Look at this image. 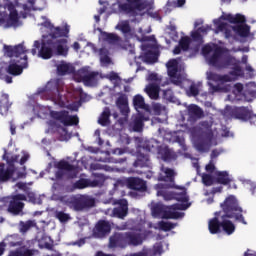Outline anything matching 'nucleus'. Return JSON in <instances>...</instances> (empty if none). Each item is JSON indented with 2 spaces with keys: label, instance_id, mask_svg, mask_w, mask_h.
<instances>
[{
  "label": "nucleus",
  "instance_id": "obj_1",
  "mask_svg": "<svg viewBox=\"0 0 256 256\" xmlns=\"http://www.w3.org/2000/svg\"><path fill=\"white\" fill-rule=\"evenodd\" d=\"M220 209H222L223 213V215H221L222 229L227 235H233V233H235V224L227 219H234L235 221H238V223H242V225H247L245 216H243V213H247V211L243 210L239 205V200H237L235 196L229 195L226 197L220 204Z\"/></svg>",
  "mask_w": 256,
  "mask_h": 256
},
{
  "label": "nucleus",
  "instance_id": "obj_2",
  "mask_svg": "<svg viewBox=\"0 0 256 256\" xmlns=\"http://www.w3.org/2000/svg\"><path fill=\"white\" fill-rule=\"evenodd\" d=\"M4 51L7 57H10L9 65L6 68V73L17 77L23 73V69L29 67L27 53L29 50L25 48L23 43L15 46L4 45Z\"/></svg>",
  "mask_w": 256,
  "mask_h": 256
},
{
  "label": "nucleus",
  "instance_id": "obj_3",
  "mask_svg": "<svg viewBox=\"0 0 256 256\" xmlns=\"http://www.w3.org/2000/svg\"><path fill=\"white\" fill-rule=\"evenodd\" d=\"M209 65L221 71L223 69H232L228 75L232 77L235 81V77H239L241 73V66H239V61L231 55H226L223 52V48L216 47L212 56L209 58Z\"/></svg>",
  "mask_w": 256,
  "mask_h": 256
},
{
  "label": "nucleus",
  "instance_id": "obj_4",
  "mask_svg": "<svg viewBox=\"0 0 256 256\" xmlns=\"http://www.w3.org/2000/svg\"><path fill=\"white\" fill-rule=\"evenodd\" d=\"M145 241V234L137 231L117 232L109 239V246L112 249L119 247L126 249V247H139Z\"/></svg>",
  "mask_w": 256,
  "mask_h": 256
},
{
  "label": "nucleus",
  "instance_id": "obj_5",
  "mask_svg": "<svg viewBox=\"0 0 256 256\" xmlns=\"http://www.w3.org/2000/svg\"><path fill=\"white\" fill-rule=\"evenodd\" d=\"M181 192H174V200L179 201L182 204L176 203L167 207V210L163 213V219H183L185 213L177 211H187L191 204H189V196H187V189L185 187L180 188Z\"/></svg>",
  "mask_w": 256,
  "mask_h": 256
},
{
  "label": "nucleus",
  "instance_id": "obj_6",
  "mask_svg": "<svg viewBox=\"0 0 256 256\" xmlns=\"http://www.w3.org/2000/svg\"><path fill=\"white\" fill-rule=\"evenodd\" d=\"M2 159L7 162V165H5V163H0V183H7L13 179V176L17 171L15 164L19 163V155H12L9 157L7 151H5Z\"/></svg>",
  "mask_w": 256,
  "mask_h": 256
},
{
  "label": "nucleus",
  "instance_id": "obj_7",
  "mask_svg": "<svg viewBox=\"0 0 256 256\" xmlns=\"http://www.w3.org/2000/svg\"><path fill=\"white\" fill-rule=\"evenodd\" d=\"M53 39L54 38L42 40V42L35 40L30 53H32V55H37V49H40L38 51V57H41V59H51L55 53Z\"/></svg>",
  "mask_w": 256,
  "mask_h": 256
},
{
  "label": "nucleus",
  "instance_id": "obj_8",
  "mask_svg": "<svg viewBox=\"0 0 256 256\" xmlns=\"http://www.w3.org/2000/svg\"><path fill=\"white\" fill-rule=\"evenodd\" d=\"M127 3L118 5L120 13L128 15L129 17H137L141 11L147 9V3L141 0H126Z\"/></svg>",
  "mask_w": 256,
  "mask_h": 256
},
{
  "label": "nucleus",
  "instance_id": "obj_9",
  "mask_svg": "<svg viewBox=\"0 0 256 256\" xmlns=\"http://www.w3.org/2000/svg\"><path fill=\"white\" fill-rule=\"evenodd\" d=\"M66 205L73 211H83L84 209L95 207V199L83 195L72 196L66 201Z\"/></svg>",
  "mask_w": 256,
  "mask_h": 256
},
{
  "label": "nucleus",
  "instance_id": "obj_10",
  "mask_svg": "<svg viewBox=\"0 0 256 256\" xmlns=\"http://www.w3.org/2000/svg\"><path fill=\"white\" fill-rule=\"evenodd\" d=\"M152 151H155V146H153L151 142L144 143L139 151H137V158L133 163V167H140V169H143V167H149V153H152Z\"/></svg>",
  "mask_w": 256,
  "mask_h": 256
},
{
  "label": "nucleus",
  "instance_id": "obj_11",
  "mask_svg": "<svg viewBox=\"0 0 256 256\" xmlns=\"http://www.w3.org/2000/svg\"><path fill=\"white\" fill-rule=\"evenodd\" d=\"M27 201V195L25 194H15L10 197L7 212L14 217L23 215V209H25V203Z\"/></svg>",
  "mask_w": 256,
  "mask_h": 256
},
{
  "label": "nucleus",
  "instance_id": "obj_12",
  "mask_svg": "<svg viewBox=\"0 0 256 256\" xmlns=\"http://www.w3.org/2000/svg\"><path fill=\"white\" fill-rule=\"evenodd\" d=\"M50 116L55 121H59L64 127H73V125H79V116L69 115V111H51Z\"/></svg>",
  "mask_w": 256,
  "mask_h": 256
},
{
  "label": "nucleus",
  "instance_id": "obj_13",
  "mask_svg": "<svg viewBox=\"0 0 256 256\" xmlns=\"http://www.w3.org/2000/svg\"><path fill=\"white\" fill-rule=\"evenodd\" d=\"M213 137L214 135L209 132L208 135L200 134L197 139L194 141V147L200 153H207L211 149L213 145Z\"/></svg>",
  "mask_w": 256,
  "mask_h": 256
},
{
  "label": "nucleus",
  "instance_id": "obj_14",
  "mask_svg": "<svg viewBox=\"0 0 256 256\" xmlns=\"http://www.w3.org/2000/svg\"><path fill=\"white\" fill-rule=\"evenodd\" d=\"M42 27L50 29L49 37H51V39H59L60 37H67L69 35V25H65V27H55L51 21L46 20L42 23Z\"/></svg>",
  "mask_w": 256,
  "mask_h": 256
},
{
  "label": "nucleus",
  "instance_id": "obj_15",
  "mask_svg": "<svg viewBox=\"0 0 256 256\" xmlns=\"http://www.w3.org/2000/svg\"><path fill=\"white\" fill-rule=\"evenodd\" d=\"M78 75L82 83H84V85L87 87H93V85H96L99 79V72L89 71V68L87 67L81 68L78 71Z\"/></svg>",
  "mask_w": 256,
  "mask_h": 256
},
{
  "label": "nucleus",
  "instance_id": "obj_16",
  "mask_svg": "<svg viewBox=\"0 0 256 256\" xmlns=\"http://www.w3.org/2000/svg\"><path fill=\"white\" fill-rule=\"evenodd\" d=\"M229 115L232 119H239L240 121H249L250 119H253V111L245 106L231 108Z\"/></svg>",
  "mask_w": 256,
  "mask_h": 256
},
{
  "label": "nucleus",
  "instance_id": "obj_17",
  "mask_svg": "<svg viewBox=\"0 0 256 256\" xmlns=\"http://www.w3.org/2000/svg\"><path fill=\"white\" fill-rule=\"evenodd\" d=\"M127 186L133 191H139L140 193H145L147 191V181L139 177H129L126 180Z\"/></svg>",
  "mask_w": 256,
  "mask_h": 256
},
{
  "label": "nucleus",
  "instance_id": "obj_18",
  "mask_svg": "<svg viewBox=\"0 0 256 256\" xmlns=\"http://www.w3.org/2000/svg\"><path fill=\"white\" fill-rule=\"evenodd\" d=\"M67 43L68 41L65 38L53 39L55 54L59 57H67L69 55V46Z\"/></svg>",
  "mask_w": 256,
  "mask_h": 256
},
{
  "label": "nucleus",
  "instance_id": "obj_19",
  "mask_svg": "<svg viewBox=\"0 0 256 256\" xmlns=\"http://www.w3.org/2000/svg\"><path fill=\"white\" fill-rule=\"evenodd\" d=\"M116 205H118V207H115L112 210L113 217H117L118 219H125L129 213V204L127 203V200L120 199L116 202Z\"/></svg>",
  "mask_w": 256,
  "mask_h": 256
},
{
  "label": "nucleus",
  "instance_id": "obj_20",
  "mask_svg": "<svg viewBox=\"0 0 256 256\" xmlns=\"http://www.w3.org/2000/svg\"><path fill=\"white\" fill-rule=\"evenodd\" d=\"M111 233V223L107 220H99L94 228L96 237H105Z\"/></svg>",
  "mask_w": 256,
  "mask_h": 256
},
{
  "label": "nucleus",
  "instance_id": "obj_21",
  "mask_svg": "<svg viewBox=\"0 0 256 256\" xmlns=\"http://www.w3.org/2000/svg\"><path fill=\"white\" fill-rule=\"evenodd\" d=\"M157 151L162 161H165L166 163L177 160V153L169 148V146H159Z\"/></svg>",
  "mask_w": 256,
  "mask_h": 256
},
{
  "label": "nucleus",
  "instance_id": "obj_22",
  "mask_svg": "<svg viewBox=\"0 0 256 256\" xmlns=\"http://www.w3.org/2000/svg\"><path fill=\"white\" fill-rule=\"evenodd\" d=\"M221 213H223V210L215 212V217L212 218L208 223V229L211 235H217V233H221L222 225L218 218L221 217Z\"/></svg>",
  "mask_w": 256,
  "mask_h": 256
},
{
  "label": "nucleus",
  "instance_id": "obj_23",
  "mask_svg": "<svg viewBox=\"0 0 256 256\" xmlns=\"http://www.w3.org/2000/svg\"><path fill=\"white\" fill-rule=\"evenodd\" d=\"M214 181L218 185H231L233 182V178H231V175H229L228 171H216L214 176Z\"/></svg>",
  "mask_w": 256,
  "mask_h": 256
},
{
  "label": "nucleus",
  "instance_id": "obj_24",
  "mask_svg": "<svg viewBox=\"0 0 256 256\" xmlns=\"http://www.w3.org/2000/svg\"><path fill=\"white\" fill-rule=\"evenodd\" d=\"M24 239L23 237H21V235L19 234H12V235H8L6 238H5V244L8 246V247H23L24 245Z\"/></svg>",
  "mask_w": 256,
  "mask_h": 256
},
{
  "label": "nucleus",
  "instance_id": "obj_25",
  "mask_svg": "<svg viewBox=\"0 0 256 256\" xmlns=\"http://www.w3.org/2000/svg\"><path fill=\"white\" fill-rule=\"evenodd\" d=\"M116 105L122 115H124L125 117L129 115V99L126 95H120L116 100Z\"/></svg>",
  "mask_w": 256,
  "mask_h": 256
},
{
  "label": "nucleus",
  "instance_id": "obj_26",
  "mask_svg": "<svg viewBox=\"0 0 256 256\" xmlns=\"http://www.w3.org/2000/svg\"><path fill=\"white\" fill-rule=\"evenodd\" d=\"M188 115L192 121H197L205 117V112L198 105L192 104L188 107Z\"/></svg>",
  "mask_w": 256,
  "mask_h": 256
},
{
  "label": "nucleus",
  "instance_id": "obj_27",
  "mask_svg": "<svg viewBox=\"0 0 256 256\" xmlns=\"http://www.w3.org/2000/svg\"><path fill=\"white\" fill-rule=\"evenodd\" d=\"M209 81H215V83H231V81H235V78L229 76V74H217L215 72L208 73Z\"/></svg>",
  "mask_w": 256,
  "mask_h": 256
},
{
  "label": "nucleus",
  "instance_id": "obj_28",
  "mask_svg": "<svg viewBox=\"0 0 256 256\" xmlns=\"http://www.w3.org/2000/svg\"><path fill=\"white\" fill-rule=\"evenodd\" d=\"M57 169H59V171L55 173L56 179H63V175H65L63 171H75V166L67 161H60L57 164Z\"/></svg>",
  "mask_w": 256,
  "mask_h": 256
},
{
  "label": "nucleus",
  "instance_id": "obj_29",
  "mask_svg": "<svg viewBox=\"0 0 256 256\" xmlns=\"http://www.w3.org/2000/svg\"><path fill=\"white\" fill-rule=\"evenodd\" d=\"M111 109L109 107H105L103 112L100 114L98 118V123L101 127H107L111 125Z\"/></svg>",
  "mask_w": 256,
  "mask_h": 256
},
{
  "label": "nucleus",
  "instance_id": "obj_30",
  "mask_svg": "<svg viewBox=\"0 0 256 256\" xmlns=\"http://www.w3.org/2000/svg\"><path fill=\"white\" fill-rule=\"evenodd\" d=\"M214 24L217 25V31L224 33L226 39H231L233 27L229 26L225 22H220L218 20H214Z\"/></svg>",
  "mask_w": 256,
  "mask_h": 256
},
{
  "label": "nucleus",
  "instance_id": "obj_31",
  "mask_svg": "<svg viewBox=\"0 0 256 256\" xmlns=\"http://www.w3.org/2000/svg\"><path fill=\"white\" fill-rule=\"evenodd\" d=\"M161 88L157 84H148L145 88V93L150 97V99L157 100L159 99V91Z\"/></svg>",
  "mask_w": 256,
  "mask_h": 256
},
{
  "label": "nucleus",
  "instance_id": "obj_32",
  "mask_svg": "<svg viewBox=\"0 0 256 256\" xmlns=\"http://www.w3.org/2000/svg\"><path fill=\"white\" fill-rule=\"evenodd\" d=\"M133 105L136 111H139V109H142V111H149V105L145 103V98L139 94L134 96Z\"/></svg>",
  "mask_w": 256,
  "mask_h": 256
},
{
  "label": "nucleus",
  "instance_id": "obj_33",
  "mask_svg": "<svg viewBox=\"0 0 256 256\" xmlns=\"http://www.w3.org/2000/svg\"><path fill=\"white\" fill-rule=\"evenodd\" d=\"M57 73L58 75H72V73H75V67L71 64H67L62 62L57 66Z\"/></svg>",
  "mask_w": 256,
  "mask_h": 256
},
{
  "label": "nucleus",
  "instance_id": "obj_34",
  "mask_svg": "<svg viewBox=\"0 0 256 256\" xmlns=\"http://www.w3.org/2000/svg\"><path fill=\"white\" fill-rule=\"evenodd\" d=\"M232 30L235 32L236 35H239V37H249L251 28L247 24L245 25L238 24V25L232 26Z\"/></svg>",
  "mask_w": 256,
  "mask_h": 256
},
{
  "label": "nucleus",
  "instance_id": "obj_35",
  "mask_svg": "<svg viewBox=\"0 0 256 256\" xmlns=\"http://www.w3.org/2000/svg\"><path fill=\"white\" fill-rule=\"evenodd\" d=\"M98 183L99 182L97 180L91 182L89 179L81 178L74 183V187L75 189H86V187H89V185L92 187H97Z\"/></svg>",
  "mask_w": 256,
  "mask_h": 256
},
{
  "label": "nucleus",
  "instance_id": "obj_36",
  "mask_svg": "<svg viewBox=\"0 0 256 256\" xmlns=\"http://www.w3.org/2000/svg\"><path fill=\"white\" fill-rule=\"evenodd\" d=\"M226 21L229 23H233L234 25H243L247 20L245 19V16L241 14H236L235 16L233 14H228L225 17Z\"/></svg>",
  "mask_w": 256,
  "mask_h": 256
},
{
  "label": "nucleus",
  "instance_id": "obj_37",
  "mask_svg": "<svg viewBox=\"0 0 256 256\" xmlns=\"http://www.w3.org/2000/svg\"><path fill=\"white\" fill-rule=\"evenodd\" d=\"M102 37L104 41H106V43H109L110 45H117V43L121 41V38L115 33L103 32Z\"/></svg>",
  "mask_w": 256,
  "mask_h": 256
},
{
  "label": "nucleus",
  "instance_id": "obj_38",
  "mask_svg": "<svg viewBox=\"0 0 256 256\" xmlns=\"http://www.w3.org/2000/svg\"><path fill=\"white\" fill-rule=\"evenodd\" d=\"M168 71V76L171 79V82L174 85H181V79L179 76H177V73H179V66L174 67V68H167Z\"/></svg>",
  "mask_w": 256,
  "mask_h": 256
},
{
  "label": "nucleus",
  "instance_id": "obj_39",
  "mask_svg": "<svg viewBox=\"0 0 256 256\" xmlns=\"http://www.w3.org/2000/svg\"><path fill=\"white\" fill-rule=\"evenodd\" d=\"M145 120V116L143 114H140L134 118L133 121V130L137 133L143 131V121Z\"/></svg>",
  "mask_w": 256,
  "mask_h": 256
},
{
  "label": "nucleus",
  "instance_id": "obj_40",
  "mask_svg": "<svg viewBox=\"0 0 256 256\" xmlns=\"http://www.w3.org/2000/svg\"><path fill=\"white\" fill-rule=\"evenodd\" d=\"M157 195L163 197L164 201H173V199H175V192L169 191L165 188L158 190Z\"/></svg>",
  "mask_w": 256,
  "mask_h": 256
},
{
  "label": "nucleus",
  "instance_id": "obj_41",
  "mask_svg": "<svg viewBox=\"0 0 256 256\" xmlns=\"http://www.w3.org/2000/svg\"><path fill=\"white\" fill-rule=\"evenodd\" d=\"M100 62L102 65H111V57H109V50L102 48L100 49Z\"/></svg>",
  "mask_w": 256,
  "mask_h": 256
},
{
  "label": "nucleus",
  "instance_id": "obj_42",
  "mask_svg": "<svg viewBox=\"0 0 256 256\" xmlns=\"http://www.w3.org/2000/svg\"><path fill=\"white\" fill-rule=\"evenodd\" d=\"M199 127L202 130L201 135H209V133L213 135V129H211V123L209 121L200 122Z\"/></svg>",
  "mask_w": 256,
  "mask_h": 256
},
{
  "label": "nucleus",
  "instance_id": "obj_43",
  "mask_svg": "<svg viewBox=\"0 0 256 256\" xmlns=\"http://www.w3.org/2000/svg\"><path fill=\"white\" fill-rule=\"evenodd\" d=\"M119 31L123 33L124 37L127 38L129 35H131V25L129 22H124L118 26Z\"/></svg>",
  "mask_w": 256,
  "mask_h": 256
},
{
  "label": "nucleus",
  "instance_id": "obj_44",
  "mask_svg": "<svg viewBox=\"0 0 256 256\" xmlns=\"http://www.w3.org/2000/svg\"><path fill=\"white\" fill-rule=\"evenodd\" d=\"M191 45V38L189 36H184L179 40V45L182 51H189V46Z\"/></svg>",
  "mask_w": 256,
  "mask_h": 256
},
{
  "label": "nucleus",
  "instance_id": "obj_45",
  "mask_svg": "<svg viewBox=\"0 0 256 256\" xmlns=\"http://www.w3.org/2000/svg\"><path fill=\"white\" fill-rule=\"evenodd\" d=\"M187 3V0H168L167 1V7H170V9H177L179 7H183Z\"/></svg>",
  "mask_w": 256,
  "mask_h": 256
},
{
  "label": "nucleus",
  "instance_id": "obj_46",
  "mask_svg": "<svg viewBox=\"0 0 256 256\" xmlns=\"http://www.w3.org/2000/svg\"><path fill=\"white\" fill-rule=\"evenodd\" d=\"M37 2V0H25L22 5V9H24L25 11H31L34 10L36 11L37 6H35V3Z\"/></svg>",
  "mask_w": 256,
  "mask_h": 256
},
{
  "label": "nucleus",
  "instance_id": "obj_47",
  "mask_svg": "<svg viewBox=\"0 0 256 256\" xmlns=\"http://www.w3.org/2000/svg\"><path fill=\"white\" fill-rule=\"evenodd\" d=\"M200 86H201V82H198L197 84L192 83L189 87L188 95L190 97H197V95H199Z\"/></svg>",
  "mask_w": 256,
  "mask_h": 256
},
{
  "label": "nucleus",
  "instance_id": "obj_48",
  "mask_svg": "<svg viewBox=\"0 0 256 256\" xmlns=\"http://www.w3.org/2000/svg\"><path fill=\"white\" fill-rule=\"evenodd\" d=\"M214 181H215V178H213V176H211V174H203L202 175V183L206 187H211V185H213Z\"/></svg>",
  "mask_w": 256,
  "mask_h": 256
},
{
  "label": "nucleus",
  "instance_id": "obj_49",
  "mask_svg": "<svg viewBox=\"0 0 256 256\" xmlns=\"http://www.w3.org/2000/svg\"><path fill=\"white\" fill-rule=\"evenodd\" d=\"M31 227H33V221L29 220L27 222H20V233H27V231H29V229H31Z\"/></svg>",
  "mask_w": 256,
  "mask_h": 256
},
{
  "label": "nucleus",
  "instance_id": "obj_50",
  "mask_svg": "<svg viewBox=\"0 0 256 256\" xmlns=\"http://www.w3.org/2000/svg\"><path fill=\"white\" fill-rule=\"evenodd\" d=\"M159 228L161 229V231H171V229H175V224H173L172 222H164L161 221L159 223Z\"/></svg>",
  "mask_w": 256,
  "mask_h": 256
},
{
  "label": "nucleus",
  "instance_id": "obj_51",
  "mask_svg": "<svg viewBox=\"0 0 256 256\" xmlns=\"http://www.w3.org/2000/svg\"><path fill=\"white\" fill-rule=\"evenodd\" d=\"M56 218L60 221V223H67V221L71 219V216H69V214L63 211H59V212H56Z\"/></svg>",
  "mask_w": 256,
  "mask_h": 256
},
{
  "label": "nucleus",
  "instance_id": "obj_52",
  "mask_svg": "<svg viewBox=\"0 0 256 256\" xmlns=\"http://www.w3.org/2000/svg\"><path fill=\"white\" fill-rule=\"evenodd\" d=\"M163 172L165 173L167 179H169V181H174L175 179V170L171 169V168H164Z\"/></svg>",
  "mask_w": 256,
  "mask_h": 256
},
{
  "label": "nucleus",
  "instance_id": "obj_53",
  "mask_svg": "<svg viewBox=\"0 0 256 256\" xmlns=\"http://www.w3.org/2000/svg\"><path fill=\"white\" fill-rule=\"evenodd\" d=\"M9 21L15 25L16 23H19V13L17 11H12L9 14Z\"/></svg>",
  "mask_w": 256,
  "mask_h": 256
},
{
  "label": "nucleus",
  "instance_id": "obj_54",
  "mask_svg": "<svg viewBox=\"0 0 256 256\" xmlns=\"http://www.w3.org/2000/svg\"><path fill=\"white\" fill-rule=\"evenodd\" d=\"M167 69L179 67V62L176 59H171L166 64Z\"/></svg>",
  "mask_w": 256,
  "mask_h": 256
},
{
  "label": "nucleus",
  "instance_id": "obj_55",
  "mask_svg": "<svg viewBox=\"0 0 256 256\" xmlns=\"http://www.w3.org/2000/svg\"><path fill=\"white\" fill-rule=\"evenodd\" d=\"M26 199H28V201L30 203H34V204L37 203V196L33 192H28L27 196H26Z\"/></svg>",
  "mask_w": 256,
  "mask_h": 256
},
{
  "label": "nucleus",
  "instance_id": "obj_56",
  "mask_svg": "<svg viewBox=\"0 0 256 256\" xmlns=\"http://www.w3.org/2000/svg\"><path fill=\"white\" fill-rule=\"evenodd\" d=\"M176 143H179L183 151H187V145L185 144V139L177 136L176 137Z\"/></svg>",
  "mask_w": 256,
  "mask_h": 256
},
{
  "label": "nucleus",
  "instance_id": "obj_57",
  "mask_svg": "<svg viewBox=\"0 0 256 256\" xmlns=\"http://www.w3.org/2000/svg\"><path fill=\"white\" fill-rule=\"evenodd\" d=\"M207 173H214L215 171V163H213V160H211L205 167Z\"/></svg>",
  "mask_w": 256,
  "mask_h": 256
},
{
  "label": "nucleus",
  "instance_id": "obj_58",
  "mask_svg": "<svg viewBox=\"0 0 256 256\" xmlns=\"http://www.w3.org/2000/svg\"><path fill=\"white\" fill-rule=\"evenodd\" d=\"M191 37L194 41H201V39H203V36L199 31L192 32Z\"/></svg>",
  "mask_w": 256,
  "mask_h": 256
},
{
  "label": "nucleus",
  "instance_id": "obj_59",
  "mask_svg": "<svg viewBox=\"0 0 256 256\" xmlns=\"http://www.w3.org/2000/svg\"><path fill=\"white\" fill-rule=\"evenodd\" d=\"M212 51H213V47L211 45H205L202 48L203 55H209V53H211Z\"/></svg>",
  "mask_w": 256,
  "mask_h": 256
},
{
  "label": "nucleus",
  "instance_id": "obj_60",
  "mask_svg": "<svg viewBox=\"0 0 256 256\" xmlns=\"http://www.w3.org/2000/svg\"><path fill=\"white\" fill-rule=\"evenodd\" d=\"M5 9H8V11L10 13H13V11H17V9H15V4H13V2H9L7 4H5Z\"/></svg>",
  "mask_w": 256,
  "mask_h": 256
},
{
  "label": "nucleus",
  "instance_id": "obj_61",
  "mask_svg": "<svg viewBox=\"0 0 256 256\" xmlns=\"http://www.w3.org/2000/svg\"><path fill=\"white\" fill-rule=\"evenodd\" d=\"M199 33H209L211 31V26H201L198 28Z\"/></svg>",
  "mask_w": 256,
  "mask_h": 256
},
{
  "label": "nucleus",
  "instance_id": "obj_62",
  "mask_svg": "<svg viewBox=\"0 0 256 256\" xmlns=\"http://www.w3.org/2000/svg\"><path fill=\"white\" fill-rule=\"evenodd\" d=\"M17 126L11 121L10 122V133L11 135H16L17 133Z\"/></svg>",
  "mask_w": 256,
  "mask_h": 256
},
{
  "label": "nucleus",
  "instance_id": "obj_63",
  "mask_svg": "<svg viewBox=\"0 0 256 256\" xmlns=\"http://www.w3.org/2000/svg\"><path fill=\"white\" fill-rule=\"evenodd\" d=\"M29 161V154H25L24 156L21 157L19 163L20 165H25Z\"/></svg>",
  "mask_w": 256,
  "mask_h": 256
},
{
  "label": "nucleus",
  "instance_id": "obj_64",
  "mask_svg": "<svg viewBox=\"0 0 256 256\" xmlns=\"http://www.w3.org/2000/svg\"><path fill=\"white\" fill-rule=\"evenodd\" d=\"M149 81H159V76L155 73H151L148 77Z\"/></svg>",
  "mask_w": 256,
  "mask_h": 256
}]
</instances>
